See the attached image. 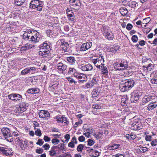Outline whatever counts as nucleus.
I'll list each match as a JSON object with an SVG mask.
<instances>
[{
  "label": "nucleus",
  "instance_id": "obj_1",
  "mask_svg": "<svg viewBox=\"0 0 157 157\" xmlns=\"http://www.w3.org/2000/svg\"><path fill=\"white\" fill-rule=\"evenodd\" d=\"M23 38L27 39L33 42L34 43L38 42L41 38L40 33L36 31L32 30H26L23 35Z\"/></svg>",
  "mask_w": 157,
  "mask_h": 157
},
{
  "label": "nucleus",
  "instance_id": "obj_2",
  "mask_svg": "<svg viewBox=\"0 0 157 157\" xmlns=\"http://www.w3.org/2000/svg\"><path fill=\"white\" fill-rule=\"evenodd\" d=\"M95 57H97V58H92L91 61L97 67L100 69L101 67L104 65L103 56L101 54H100L98 55H95Z\"/></svg>",
  "mask_w": 157,
  "mask_h": 157
},
{
  "label": "nucleus",
  "instance_id": "obj_3",
  "mask_svg": "<svg viewBox=\"0 0 157 157\" xmlns=\"http://www.w3.org/2000/svg\"><path fill=\"white\" fill-rule=\"evenodd\" d=\"M114 68L117 70H124L127 69L128 67L127 62L125 61H121L120 62L115 63H114Z\"/></svg>",
  "mask_w": 157,
  "mask_h": 157
},
{
  "label": "nucleus",
  "instance_id": "obj_4",
  "mask_svg": "<svg viewBox=\"0 0 157 157\" xmlns=\"http://www.w3.org/2000/svg\"><path fill=\"white\" fill-rule=\"evenodd\" d=\"M2 132L5 139L7 141H11L12 140V138L11 137V133L10 130L7 128L4 127L2 128Z\"/></svg>",
  "mask_w": 157,
  "mask_h": 157
},
{
  "label": "nucleus",
  "instance_id": "obj_5",
  "mask_svg": "<svg viewBox=\"0 0 157 157\" xmlns=\"http://www.w3.org/2000/svg\"><path fill=\"white\" fill-rule=\"evenodd\" d=\"M132 129L135 130H139L143 128V126L141 121L138 119H135L131 124Z\"/></svg>",
  "mask_w": 157,
  "mask_h": 157
},
{
  "label": "nucleus",
  "instance_id": "obj_6",
  "mask_svg": "<svg viewBox=\"0 0 157 157\" xmlns=\"http://www.w3.org/2000/svg\"><path fill=\"white\" fill-rule=\"evenodd\" d=\"M142 94L137 90H134L131 94V97L130 98L132 102H134L138 100L140 97L141 96Z\"/></svg>",
  "mask_w": 157,
  "mask_h": 157
},
{
  "label": "nucleus",
  "instance_id": "obj_7",
  "mask_svg": "<svg viewBox=\"0 0 157 157\" xmlns=\"http://www.w3.org/2000/svg\"><path fill=\"white\" fill-rule=\"evenodd\" d=\"M0 152L6 156H11L13 155V151L11 148L0 147Z\"/></svg>",
  "mask_w": 157,
  "mask_h": 157
},
{
  "label": "nucleus",
  "instance_id": "obj_8",
  "mask_svg": "<svg viewBox=\"0 0 157 157\" xmlns=\"http://www.w3.org/2000/svg\"><path fill=\"white\" fill-rule=\"evenodd\" d=\"M29 105L25 102H22L16 107V112L18 113H22L26 110V107L28 106Z\"/></svg>",
  "mask_w": 157,
  "mask_h": 157
},
{
  "label": "nucleus",
  "instance_id": "obj_9",
  "mask_svg": "<svg viewBox=\"0 0 157 157\" xmlns=\"http://www.w3.org/2000/svg\"><path fill=\"white\" fill-rule=\"evenodd\" d=\"M57 43L60 45V47L64 52H66L67 51L69 44L67 43L66 42L64 39L59 40L57 41Z\"/></svg>",
  "mask_w": 157,
  "mask_h": 157
},
{
  "label": "nucleus",
  "instance_id": "obj_10",
  "mask_svg": "<svg viewBox=\"0 0 157 157\" xmlns=\"http://www.w3.org/2000/svg\"><path fill=\"white\" fill-rule=\"evenodd\" d=\"M79 69L83 71H89L93 69L92 65L89 63H83L81 64L79 63L78 65Z\"/></svg>",
  "mask_w": 157,
  "mask_h": 157
},
{
  "label": "nucleus",
  "instance_id": "obj_11",
  "mask_svg": "<svg viewBox=\"0 0 157 157\" xmlns=\"http://www.w3.org/2000/svg\"><path fill=\"white\" fill-rule=\"evenodd\" d=\"M70 3L71 8L75 9H78L80 5L79 0H70Z\"/></svg>",
  "mask_w": 157,
  "mask_h": 157
},
{
  "label": "nucleus",
  "instance_id": "obj_12",
  "mask_svg": "<svg viewBox=\"0 0 157 157\" xmlns=\"http://www.w3.org/2000/svg\"><path fill=\"white\" fill-rule=\"evenodd\" d=\"M47 42V41H45L43 44L41 45L40 49V50H43L46 54H48L50 53L49 50L50 49V48L49 44Z\"/></svg>",
  "mask_w": 157,
  "mask_h": 157
},
{
  "label": "nucleus",
  "instance_id": "obj_13",
  "mask_svg": "<svg viewBox=\"0 0 157 157\" xmlns=\"http://www.w3.org/2000/svg\"><path fill=\"white\" fill-rule=\"evenodd\" d=\"M39 116L40 118L48 120L50 117V114L47 111L41 110L39 113Z\"/></svg>",
  "mask_w": 157,
  "mask_h": 157
},
{
  "label": "nucleus",
  "instance_id": "obj_14",
  "mask_svg": "<svg viewBox=\"0 0 157 157\" xmlns=\"http://www.w3.org/2000/svg\"><path fill=\"white\" fill-rule=\"evenodd\" d=\"M92 45V43L87 42L82 44L81 46L80 50L81 51H85L90 49Z\"/></svg>",
  "mask_w": 157,
  "mask_h": 157
},
{
  "label": "nucleus",
  "instance_id": "obj_15",
  "mask_svg": "<svg viewBox=\"0 0 157 157\" xmlns=\"http://www.w3.org/2000/svg\"><path fill=\"white\" fill-rule=\"evenodd\" d=\"M124 83L126 85L127 87L130 90L134 86V81L133 80L131 79H125L123 80Z\"/></svg>",
  "mask_w": 157,
  "mask_h": 157
},
{
  "label": "nucleus",
  "instance_id": "obj_16",
  "mask_svg": "<svg viewBox=\"0 0 157 157\" xmlns=\"http://www.w3.org/2000/svg\"><path fill=\"white\" fill-rule=\"evenodd\" d=\"M67 66L63 63L59 62L57 65V68L59 71L63 72L66 70Z\"/></svg>",
  "mask_w": 157,
  "mask_h": 157
},
{
  "label": "nucleus",
  "instance_id": "obj_17",
  "mask_svg": "<svg viewBox=\"0 0 157 157\" xmlns=\"http://www.w3.org/2000/svg\"><path fill=\"white\" fill-rule=\"evenodd\" d=\"M154 97L152 96L151 94L145 96L142 99L143 103L146 104L147 102L151 101L154 99Z\"/></svg>",
  "mask_w": 157,
  "mask_h": 157
},
{
  "label": "nucleus",
  "instance_id": "obj_18",
  "mask_svg": "<svg viewBox=\"0 0 157 157\" xmlns=\"http://www.w3.org/2000/svg\"><path fill=\"white\" fill-rule=\"evenodd\" d=\"M120 90L122 92H124L126 91L130 90L127 87L125 83H124L123 80H122L121 82V84L119 87Z\"/></svg>",
  "mask_w": 157,
  "mask_h": 157
},
{
  "label": "nucleus",
  "instance_id": "obj_19",
  "mask_svg": "<svg viewBox=\"0 0 157 157\" xmlns=\"http://www.w3.org/2000/svg\"><path fill=\"white\" fill-rule=\"evenodd\" d=\"M157 106V102H151L148 105L147 108V110L148 111H150Z\"/></svg>",
  "mask_w": 157,
  "mask_h": 157
},
{
  "label": "nucleus",
  "instance_id": "obj_20",
  "mask_svg": "<svg viewBox=\"0 0 157 157\" xmlns=\"http://www.w3.org/2000/svg\"><path fill=\"white\" fill-rule=\"evenodd\" d=\"M39 0H31L30 3L29 7L30 8L35 9L38 3H39Z\"/></svg>",
  "mask_w": 157,
  "mask_h": 157
},
{
  "label": "nucleus",
  "instance_id": "obj_21",
  "mask_svg": "<svg viewBox=\"0 0 157 157\" xmlns=\"http://www.w3.org/2000/svg\"><path fill=\"white\" fill-rule=\"evenodd\" d=\"M105 37L107 38L109 40H113L114 38V36L111 32H107L105 33Z\"/></svg>",
  "mask_w": 157,
  "mask_h": 157
},
{
  "label": "nucleus",
  "instance_id": "obj_22",
  "mask_svg": "<svg viewBox=\"0 0 157 157\" xmlns=\"http://www.w3.org/2000/svg\"><path fill=\"white\" fill-rule=\"evenodd\" d=\"M78 79H80V81L83 82L87 80V78L86 75L81 73Z\"/></svg>",
  "mask_w": 157,
  "mask_h": 157
},
{
  "label": "nucleus",
  "instance_id": "obj_23",
  "mask_svg": "<svg viewBox=\"0 0 157 157\" xmlns=\"http://www.w3.org/2000/svg\"><path fill=\"white\" fill-rule=\"evenodd\" d=\"M67 60L71 64H74L76 61L75 58L72 56H70L67 58Z\"/></svg>",
  "mask_w": 157,
  "mask_h": 157
},
{
  "label": "nucleus",
  "instance_id": "obj_24",
  "mask_svg": "<svg viewBox=\"0 0 157 157\" xmlns=\"http://www.w3.org/2000/svg\"><path fill=\"white\" fill-rule=\"evenodd\" d=\"M39 91V90L37 88L29 89L27 90V92L29 94H36Z\"/></svg>",
  "mask_w": 157,
  "mask_h": 157
},
{
  "label": "nucleus",
  "instance_id": "obj_25",
  "mask_svg": "<svg viewBox=\"0 0 157 157\" xmlns=\"http://www.w3.org/2000/svg\"><path fill=\"white\" fill-rule=\"evenodd\" d=\"M22 99V96L19 94H15L14 99H13V101H18L21 100Z\"/></svg>",
  "mask_w": 157,
  "mask_h": 157
},
{
  "label": "nucleus",
  "instance_id": "obj_26",
  "mask_svg": "<svg viewBox=\"0 0 157 157\" xmlns=\"http://www.w3.org/2000/svg\"><path fill=\"white\" fill-rule=\"evenodd\" d=\"M43 6V4L42 2L40 1L39 3H38V4H37L35 9H36V10L38 11H41L42 9Z\"/></svg>",
  "mask_w": 157,
  "mask_h": 157
},
{
  "label": "nucleus",
  "instance_id": "obj_27",
  "mask_svg": "<svg viewBox=\"0 0 157 157\" xmlns=\"http://www.w3.org/2000/svg\"><path fill=\"white\" fill-rule=\"evenodd\" d=\"M120 12L122 15L125 16L128 13V11L126 8H121L120 9Z\"/></svg>",
  "mask_w": 157,
  "mask_h": 157
},
{
  "label": "nucleus",
  "instance_id": "obj_28",
  "mask_svg": "<svg viewBox=\"0 0 157 157\" xmlns=\"http://www.w3.org/2000/svg\"><path fill=\"white\" fill-rule=\"evenodd\" d=\"M26 0H14L15 4L18 6L22 5L25 2Z\"/></svg>",
  "mask_w": 157,
  "mask_h": 157
},
{
  "label": "nucleus",
  "instance_id": "obj_29",
  "mask_svg": "<svg viewBox=\"0 0 157 157\" xmlns=\"http://www.w3.org/2000/svg\"><path fill=\"white\" fill-rule=\"evenodd\" d=\"M100 94V93L97 89L94 90L92 93V97L93 98L97 97Z\"/></svg>",
  "mask_w": 157,
  "mask_h": 157
},
{
  "label": "nucleus",
  "instance_id": "obj_30",
  "mask_svg": "<svg viewBox=\"0 0 157 157\" xmlns=\"http://www.w3.org/2000/svg\"><path fill=\"white\" fill-rule=\"evenodd\" d=\"M57 84H54L52 85L51 86H49V89L51 91H54V90L57 89Z\"/></svg>",
  "mask_w": 157,
  "mask_h": 157
},
{
  "label": "nucleus",
  "instance_id": "obj_31",
  "mask_svg": "<svg viewBox=\"0 0 157 157\" xmlns=\"http://www.w3.org/2000/svg\"><path fill=\"white\" fill-rule=\"evenodd\" d=\"M90 151H93L92 153V156L94 157H98L99 155V152L96 150H94L92 148L90 150Z\"/></svg>",
  "mask_w": 157,
  "mask_h": 157
},
{
  "label": "nucleus",
  "instance_id": "obj_32",
  "mask_svg": "<svg viewBox=\"0 0 157 157\" xmlns=\"http://www.w3.org/2000/svg\"><path fill=\"white\" fill-rule=\"evenodd\" d=\"M100 69H101L102 73L104 75H106L108 73V71L107 67L104 66V65L101 67Z\"/></svg>",
  "mask_w": 157,
  "mask_h": 157
},
{
  "label": "nucleus",
  "instance_id": "obj_33",
  "mask_svg": "<svg viewBox=\"0 0 157 157\" xmlns=\"http://www.w3.org/2000/svg\"><path fill=\"white\" fill-rule=\"evenodd\" d=\"M151 82L152 84H157V73H156L153 78L151 79Z\"/></svg>",
  "mask_w": 157,
  "mask_h": 157
},
{
  "label": "nucleus",
  "instance_id": "obj_34",
  "mask_svg": "<svg viewBox=\"0 0 157 157\" xmlns=\"http://www.w3.org/2000/svg\"><path fill=\"white\" fill-rule=\"evenodd\" d=\"M84 146L82 144L79 145L77 148V151L78 152H82V150L84 148Z\"/></svg>",
  "mask_w": 157,
  "mask_h": 157
},
{
  "label": "nucleus",
  "instance_id": "obj_35",
  "mask_svg": "<svg viewBox=\"0 0 157 157\" xmlns=\"http://www.w3.org/2000/svg\"><path fill=\"white\" fill-rule=\"evenodd\" d=\"M71 12L72 13H67V16L68 18L70 20L73 21V20L74 18V14Z\"/></svg>",
  "mask_w": 157,
  "mask_h": 157
},
{
  "label": "nucleus",
  "instance_id": "obj_36",
  "mask_svg": "<svg viewBox=\"0 0 157 157\" xmlns=\"http://www.w3.org/2000/svg\"><path fill=\"white\" fill-rule=\"evenodd\" d=\"M148 148L144 147H140V151L142 153H144L148 151Z\"/></svg>",
  "mask_w": 157,
  "mask_h": 157
},
{
  "label": "nucleus",
  "instance_id": "obj_37",
  "mask_svg": "<svg viewBox=\"0 0 157 157\" xmlns=\"http://www.w3.org/2000/svg\"><path fill=\"white\" fill-rule=\"evenodd\" d=\"M22 139H21V136H19L17 138L15 139L14 140L17 144H19L21 143L22 142Z\"/></svg>",
  "mask_w": 157,
  "mask_h": 157
},
{
  "label": "nucleus",
  "instance_id": "obj_38",
  "mask_svg": "<svg viewBox=\"0 0 157 157\" xmlns=\"http://www.w3.org/2000/svg\"><path fill=\"white\" fill-rule=\"evenodd\" d=\"M151 19L150 17H147L143 19V24H145L144 26L146 27V24L148 23L150 21Z\"/></svg>",
  "mask_w": 157,
  "mask_h": 157
},
{
  "label": "nucleus",
  "instance_id": "obj_39",
  "mask_svg": "<svg viewBox=\"0 0 157 157\" xmlns=\"http://www.w3.org/2000/svg\"><path fill=\"white\" fill-rule=\"evenodd\" d=\"M29 73V69L27 68L23 70L21 72V74L22 75H25L28 73Z\"/></svg>",
  "mask_w": 157,
  "mask_h": 157
},
{
  "label": "nucleus",
  "instance_id": "obj_40",
  "mask_svg": "<svg viewBox=\"0 0 157 157\" xmlns=\"http://www.w3.org/2000/svg\"><path fill=\"white\" fill-rule=\"evenodd\" d=\"M102 135V134L100 132H98L97 134L95 133L93 135L97 139H99L100 138Z\"/></svg>",
  "mask_w": 157,
  "mask_h": 157
},
{
  "label": "nucleus",
  "instance_id": "obj_41",
  "mask_svg": "<svg viewBox=\"0 0 157 157\" xmlns=\"http://www.w3.org/2000/svg\"><path fill=\"white\" fill-rule=\"evenodd\" d=\"M46 34L48 36L52 37L53 34V31L51 30H48L46 31Z\"/></svg>",
  "mask_w": 157,
  "mask_h": 157
},
{
  "label": "nucleus",
  "instance_id": "obj_42",
  "mask_svg": "<svg viewBox=\"0 0 157 157\" xmlns=\"http://www.w3.org/2000/svg\"><path fill=\"white\" fill-rule=\"evenodd\" d=\"M38 53L39 55L42 56L44 57H47L46 55H48L47 54H46L44 52V51H43V50H40L39 52Z\"/></svg>",
  "mask_w": 157,
  "mask_h": 157
},
{
  "label": "nucleus",
  "instance_id": "obj_43",
  "mask_svg": "<svg viewBox=\"0 0 157 157\" xmlns=\"http://www.w3.org/2000/svg\"><path fill=\"white\" fill-rule=\"evenodd\" d=\"M52 142L53 144L56 145L59 142V140L57 139L54 138L52 140Z\"/></svg>",
  "mask_w": 157,
  "mask_h": 157
},
{
  "label": "nucleus",
  "instance_id": "obj_44",
  "mask_svg": "<svg viewBox=\"0 0 157 157\" xmlns=\"http://www.w3.org/2000/svg\"><path fill=\"white\" fill-rule=\"evenodd\" d=\"M128 100L125 98H123L121 99V103L122 105H124V104H126L128 102Z\"/></svg>",
  "mask_w": 157,
  "mask_h": 157
},
{
  "label": "nucleus",
  "instance_id": "obj_45",
  "mask_svg": "<svg viewBox=\"0 0 157 157\" xmlns=\"http://www.w3.org/2000/svg\"><path fill=\"white\" fill-rule=\"evenodd\" d=\"M35 133L36 135L39 136H40L42 134L41 130L39 128L36 129V130L35 132Z\"/></svg>",
  "mask_w": 157,
  "mask_h": 157
},
{
  "label": "nucleus",
  "instance_id": "obj_46",
  "mask_svg": "<svg viewBox=\"0 0 157 157\" xmlns=\"http://www.w3.org/2000/svg\"><path fill=\"white\" fill-rule=\"evenodd\" d=\"M33 127L34 129H36L39 128V123L36 121H34L33 122Z\"/></svg>",
  "mask_w": 157,
  "mask_h": 157
},
{
  "label": "nucleus",
  "instance_id": "obj_47",
  "mask_svg": "<svg viewBox=\"0 0 157 157\" xmlns=\"http://www.w3.org/2000/svg\"><path fill=\"white\" fill-rule=\"evenodd\" d=\"M12 136L13 137H16L17 138L21 136L20 135L18 134V132H13L12 134Z\"/></svg>",
  "mask_w": 157,
  "mask_h": 157
},
{
  "label": "nucleus",
  "instance_id": "obj_48",
  "mask_svg": "<svg viewBox=\"0 0 157 157\" xmlns=\"http://www.w3.org/2000/svg\"><path fill=\"white\" fill-rule=\"evenodd\" d=\"M132 41L134 43L136 42L138 40V37L136 35H133L132 38Z\"/></svg>",
  "mask_w": 157,
  "mask_h": 157
},
{
  "label": "nucleus",
  "instance_id": "obj_49",
  "mask_svg": "<svg viewBox=\"0 0 157 157\" xmlns=\"http://www.w3.org/2000/svg\"><path fill=\"white\" fill-rule=\"evenodd\" d=\"M87 142L88 145L89 146H92L95 143V141L94 140L91 139L88 140Z\"/></svg>",
  "mask_w": 157,
  "mask_h": 157
},
{
  "label": "nucleus",
  "instance_id": "obj_50",
  "mask_svg": "<svg viewBox=\"0 0 157 157\" xmlns=\"http://www.w3.org/2000/svg\"><path fill=\"white\" fill-rule=\"evenodd\" d=\"M76 70L73 68H70L69 71L68 72V74H72L74 72H76Z\"/></svg>",
  "mask_w": 157,
  "mask_h": 157
},
{
  "label": "nucleus",
  "instance_id": "obj_51",
  "mask_svg": "<svg viewBox=\"0 0 157 157\" xmlns=\"http://www.w3.org/2000/svg\"><path fill=\"white\" fill-rule=\"evenodd\" d=\"M60 57H56L54 60L53 61V63H58L60 62Z\"/></svg>",
  "mask_w": 157,
  "mask_h": 157
},
{
  "label": "nucleus",
  "instance_id": "obj_52",
  "mask_svg": "<svg viewBox=\"0 0 157 157\" xmlns=\"http://www.w3.org/2000/svg\"><path fill=\"white\" fill-rule=\"evenodd\" d=\"M44 143V141L40 139H39L38 141L36 143V144L39 145L40 146L42 145Z\"/></svg>",
  "mask_w": 157,
  "mask_h": 157
},
{
  "label": "nucleus",
  "instance_id": "obj_53",
  "mask_svg": "<svg viewBox=\"0 0 157 157\" xmlns=\"http://www.w3.org/2000/svg\"><path fill=\"white\" fill-rule=\"evenodd\" d=\"M67 80L71 83H76V82L71 77H67Z\"/></svg>",
  "mask_w": 157,
  "mask_h": 157
},
{
  "label": "nucleus",
  "instance_id": "obj_54",
  "mask_svg": "<svg viewBox=\"0 0 157 157\" xmlns=\"http://www.w3.org/2000/svg\"><path fill=\"white\" fill-rule=\"evenodd\" d=\"M62 122H64L67 125L69 123V122L67 120L66 117H62Z\"/></svg>",
  "mask_w": 157,
  "mask_h": 157
},
{
  "label": "nucleus",
  "instance_id": "obj_55",
  "mask_svg": "<svg viewBox=\"0 0 157 157\" xmlns=\"http://www.w3.org/2000/svg\"><path fill=\"white\" fill-rule=\"evenodd\" d=\"M81 74V73H80L76 71L74 72V73H73V75L75 77H76V78L78 79L79 77V76Z\"/></svg>",
  "mask_w": 157,
  "mask_h": 157
},
{
  "label": "nucleus",
  "instance_id": "obj_56",
  "mask_svg": "<svg viewBox=\"0 0 157 157\" xmlns=\"http://www.w3.org/2000/svg\"><path fill=\"white\" fill-rule=\"evenodd\" d=\"M92 106L93 108L96 109H99L101 108V106L98 104H93Z\"/></svg>",
  "mask_w": 157,
  "mask_h": 157
},
{
  "label": "nucleus",
  "instance_id": "obj_57",
  "mask_svg": "<svg viewBox=\"0 0 157 157\" xmlns=\"http://www.w3.org/2000/svg\"><path fill=\"white\" fill-rule=\"evenodd\" d=\"M15 94H12L8 96V98L10 100L13 101V99H14Z\"/></svg>",
  "mask_w": 157,
  "mask_h": 157
},
{
  "label": "nucleus",
  "instance_id": "obj_58",
  "mask_svg": "<svg viewBox=\"0 0 157 157\" xmlns=\"http://www.w3.org/2000/svg\"><path fill=\"white\" fill-rule=\"evenodd\" d=\"M152 142L151 143V145L152 146H154L157 145V140L155 139L151 141Z\"/></svg>",
  "mask_w": 157,
  "mask_h": 157
},
{
  "label": "nucleus",
  "instance_id": "obj_59",
  "mask_svg": "<svg viewBox=\"0 0 157 157\" xmlns=\"http://www.w3.org/2000/svg\"><path fill=\"white\" fill-rule=\"evenodd\" d=\"M133 26L130 23H128L126 26V29L128 30H130L132 28Z\"/></svg>",
  "mask_w": 157,
  "mask_h": 157
},
{
  "label": "nucleus",
  "instance_id": "obj_60",
  "mask_svg": "<svg viewBox=\"0 0 157 157\" xmlns=\"http://www.w3.org/2000/svg\"><path fill=\"white\" fill-rule=\"evenodd\" d=\"M78 140L80 142H83L85 140V137L83 136H81L78 137Z\"/></svg>",
  "mask_w": 157,
  "mask_h": 157
},
{
  "label": "nucleus",
  "instance_id": "obj_61",
  "mask_svg": "<svg viewBox=\"0 0 157 157\" xmlns=\"http://www.w3.org/2000/svg\"><path fill=\"white\" fill-rule=\"evenodd\" d=\"M152 137L150 135H146L145 137V140L147 141H151Z\"/></svg>",
  "mask_w": 157,
  "mask_h": 157
},
{
  "label": "nucleus",
  "instance_id": "obj_62",
  "mask_svg": "<svg viewBox=\"0 0 157 157\" xmlns=\"http://www.w3.org/2000/svg\"><path fill=\"white\" fill-rule=\"evenodd\" d=\"M153 67V65L151 64H149L146 67L147 70L151 71Z\"/></svg>",
  "mask_w": 157,
  "mask_h": 157
},
{
  "label": "nucleus",
  "instance_id": "obj_63",
  "mask_svg": "<svg viewBox=\"0 0 157 157\" xmlns=\"http://www.w3.org/2000/svg\"><path fill=\"white\" fill-rule=\"evenodd\" d=\"M42 147L44 148L45 150H47L49 148L50 146L48 144H46L43 145Z\"/></svg>",
  "mask_w": 157,
  "mask_h": 157
},
{
  "label": "nucleus",
  "instance_id": "obj_64",
  "mask_svg": "<svg viewBox=\"0 0 157 157\" xmlns=\"http://www.w3.org/2000/svg\"><path fill=\"white\" fill-rule=\"evenodd\" d=\"M49 152L50 155L52 156L55 155L56 154V153L55 152L54 149H51Z\"/></svg>",
  "mask_w": 157,
  "mask_h": 157
}]
</instances>
